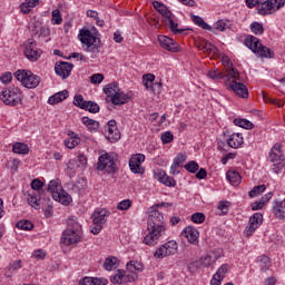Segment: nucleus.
<instances>
[{"mask_svg": "<svg viewBox=\"0 0 285 285\" xmlns=\"http://www.w3.org/2000/svg\"><path fill=\"white\" fill-rule=\"evenodd\" d=\"M107 139L111 144H115L121 139V132H119V129L117 128V121L116 120H109L107 122Z\"/></svg>", "mask_w": 285, "mask_h": 285, "instance_id": "f3484780", "label": "nucleus"}, {"mask_svg": "<svg viewBox=\"0 0 285 285\" xmlns=\"http://www.w3.org/2000/svg\"><path fill=\"white\" fill-rule=\"evenodd\" d=\"M269 161L273 164V170L276 175L282 173V168H284V153L282 151V145L275 144L271 149Z\"/></svg>", "mask_w": 285, "mask_h": 285, "instance_id": "6e6552de", "label": "nucleus"}, {"mask_svg": "<svg viewBox=\"0 0 285 285\" xmlns=\"http://www.w3.org/2000/svg\"><path fill=\"white\" fill-rule=\"evenodd\" d=\"M21 268V261H14L8 265L9 273H14V271H19Z\"/></svg>", "mask_w": 285, "mask_h": 285, "instance_id": "338daca9", "label": "nucleus"}, {"mask_svg": "<svg viewBox=\"0 0 285 285\" xmlns=\"http://www.w3.org/2000/svg\"><path fill=\"white\" fill-rule=\"evenodd\" d=\"M1 101L6 104V106H19L21 101H23V95L21 94V90L17 87H9L8 89H4L2 94L0 95Z\"/></svg>", "mask_w": 285, "mask_h": 285, "instance_id": "423d86ee", "label": "nucleus"}, {"mask_svg": "<svg viewBox=\"0 0 285 285\" xmlns=\"http://www.w3.org/2000/svg\"><path fill=\"white\" fill-rule=\"evenodd\" d=\"M154 177L155 179H157L158 181H160V184H164L165 186H169L175 188V186H177V181L175 180V178L168 176L166 174V171L158 169L156 171H154Z\"/></svg>", "mask_w": 285, "mask_h": 285, "instance_id": "aec40b11", "label": "nucleus"}, {"mask_svg": "<svg viewBox=\"0 0 285 285\" xmlns=\"http://www.w3.org/2000/svg\"><path fill=\"white\" fill-rule=\"evenodd\" d=\"M81 121L90 132H97V130H99V121L90 119L89 117H82Z\"/></svg>", "mask_w": 285, "mask_h": 285, "instance_id": "e433bc0d", "label": "nucleus"}, {"mask_svg": "<svg viewBox=\"0 0 285 285\" xmlns=\"http://www.w3.org/2000/svg\"><path fill=\"white\" fill-rule=\"evenodd\" d=\"M227 144L229 148H239L244 144V137H242V134H232Z\"/></svg>", "mask_w": 285, "mask_h": 285, "instance_id": "7c9ffc66", "label": "nucleus"}, {"mask_svg": "<svg viewBox=\"0 0 285 285\" xmlns=\"http://www.w3.org/2000/svg\"><path fill=\"white\" fill-rule=\"evenodd\" d=\"M142 83L147 90H151V92H157V89L154 87L155 83V75L146 73L142 76Z\"/></svg>", "mask_w": 285, "mask_h": 285, "instance_id": "f704fd0d", "label": "nucleus"}, {"mask_svg": "<svg viewBox=\"0 0 285 285\" xmlns=\"http://www.w3.org/2000/svg\"><path fill=\"white\" fill-rule=\"evenodd\" d=\"M12 150L16 155H28V153H30V148H28V145L23 142H16Z\"/></svg>", "mask_w": 285, "mask_h": 285, "instance_id": "58836bf2", "label": "nucleus"}, {"mask_svg": "<svg viewBox=\"0 0 285 285\" xmlns=\"http://www.w3.org/2000/svg\"><path fill=\"white\" fill-rule=\"evenodd\" d=\"M72 68H75V65L71 62H57L55 65V71L58 77H61V79H68L70 77V72H72Z\"/></svg>", "mask_w": 285, "mask_h": 285, "instance_id": "2eb2a0df", "label": "nucleus"}, {"mask_svg": "<svg viewBox=\"0 0 285 285\" xmlns=\"http://www.w3.org/2000/svg\"><path fill=\"white\" fill-rule=\"evenodd\" d=\"M250 30L254 35H264V26L259 22H253L250 24Z\"/></svg>", "mask_w": 285, "mask_h": 285, "instance_id": "5fc2aeb1", "label": "nucleus"}, {"mask_svg": "<svg viewBox=\"0 0 285 285\" xmlns=\"http://www.w3.org/2000/svg\"><path fill=\"white\" fill-rule=\"evenodd\" d=\"M124 281V271L121 269H118L117 273L110 277L111 284H125Z\"/></svg>", "mask_w": 285, "mask_h": 285, "instance_id": "de8ad7c7", "label": "nucleus"}, {"mask_svg": "<svg viewBox=\"0 0 285 285\" xmlns=\"http://www.w3.org/2000/svg\"><path fill=\"white\" fill-rule=\"evenodd\" d=\"M16 226L20 230H32L35 228V224H32L30 220H20Z\"/></svg>", "mask_w": 285, "mask_h": 285, "instance_id": "a18cd8bd", "label": "nucleus"}, {"mask_svg": "<svg viewBox=\"0 0 285 285\" xmlns=\"http://www.w3.org/2000/svg\"><path fill=\"white\" fill-rule=\"evenodd\" d=\"M73 105H76L77 108H81V110H88V112H91L92 115L99 112V105L92 100H85L81 95L75 96Z\"/></svg>", "mask_w": 285, "mask_h": 285, "instance_id": "9b49d317", "label": "nucleus"}, {"mask_svg": "<svg viewBox=\"0 0 285 285\" xmlns=\"http://www.w3.org/2000/svg\"><path fill=\"white\" fill-rule=\"evenodd\" d=\"M146 161V156L144 154H135L129 159V168L134 175H144L146 169L141 164Z\"/></svg>", "mask_w": 285, "mask_h": 285, "instance_id": "f8f14e48", "label": "nucleus"}, {"mask_svg": "<svg viewBox=\"0 0 285 285\" xmlns=\"http://www.w3.org/2000/svg\"><path fill=\"white\" fill-rule=\"evenodd\" d=\"M45 199L46 202H43V205H41L45 210V217H52V200L49 196H47Z\"/></svg>", "mask_w": 285, "mask_h": 285, "instance_id": "37998d69", "label": "nucleus"}, {"mask_svg": "<svg viewBox=\"0 0 285 285\" xmlns=\"http://www.w3.org/2000/svg\"><path fill=\"white\" fill-rule=\"evenodd\" d=\"M14 77L24 86V88H37V86L41 83V77L32 73L30 70H17Z\"/></svg>", "mask_w": 285, "mask_h": 285, "instance_id": "39448f33", "label": "nucleus"}, {"mask_svg": "<svg viewBox=\"0 0 285 285\" xmlns=\"http://www.w3.org/2000/svg\"><path fill=\"white\" fill-rule=\"evenodd\" d=\"M197 48L198 50H200L202 52H204V55H217V52H219V49H217V47H215V45L210 43L208 40H200L197 43Z\"/></svg>", "mask_w": 285, "mask_h": 285, "instance_id": "5701e85b", "label": "nucleus"}, {"mask_svg": "<svg viewBox=\"0 0 285 285\" xmlns=\"http://www.w3.org/2000/svg\"><path fill=\"white\" fill-rule=\"evenodd\" d=\"M185 170L195 174L197 173V170H199V164H197V161L195 160H190L188 164L185 165Z\"/></svg>", "mask_w": 285, "mask_h": 285, "instance_id": "864d4df0", "label": "nucleus"}, {"mask_svg": "<svg viewBox=\"0 0 285 285\" xmlns=\"http://www.w3.org/2000/svg\"><path fill=\"white\" fill-rule=\"evenodd\" d=\"M159 46L164 48V50H168V52H179V43H177L171 38L166 36H158Z\"/></svg>", "mask_w": 285, "mask_h": 285, "instance_id": "a211bd4d", "label": "nucleus"}, {"mask_svg": "<svg viewBox=\"0 0 285 285\" xmlns=\"http://www.w3.org/2000/svg\"><path fill=\"white\" fill-rule=\"evenodd\" d=\"M263 222H264V215H262V213H255L249 218V226L244 230L246 237H252L255 230H257V227L262 226Z\"/></svg>", "mask_w": 285, "mask_h": 285, "instance_id": "4468645a", "label": "nucleus"}, {"mask_svg": "<svg viewBox=\"0 0 285 285\" xmlns=\"http://www.w3.org/2000/svg\"><path fill=\"white\" fill-rule=\"evenodd\" d=\"M179 245L175 240H169L157 247L154 257L155 259H165V257H170V255H177Z\"/></svg>", "mask_w": 285, "mask_h": 285, "instance_id": "9d476101", "label": "nucleus"}, {"mask_svg": "<svg viewBox=\"0 0 285 285\" xmlns=\"http://www.w3.org/2000/svg\"><path fill=\"white\" fill-rule=\"evenodd\" d=\"M190 19L194 21L195 26H198V28L215 33V28H213L210 24H207L206 21H204V18L190 13Z\"/></svg>", "mask_w": 285, "mask_h": 285, "instance_id": "a878e982", "label": "nucleus"}, {"mask_svg": "<svg viewBox=\"0 0 285 285\" xmlns=\"http://www.w3.org/2000/svg\"><path fill=\"white\" fill-rule=\"evenodd\" d=\"M207 76L209 77V79H224V77H226L224 73L217 71V70H213V71H208Z\"/></svg>", "mask_w": 285, "mask_h": 285, "instance_id": "69168bd1", "label": "nucleus"}, {"mask_svg": "<svg viewBox=\"0 0 285 285\" xmlns=\"http://www.w3.org/2000/svg\"><path fill=\"white\" fill-rule=\"evenodd\" d=\"M104 268L105 271H112V268H117V257L106 258Z\"/></svg>", "mask_w": 285, "mask_h": 285, "instance_id": "09e8293b", "label": "nucleus"}, {"mask_svg": "<svg viewBox=\"0 0 285 285\" xmlns=\"http://www.w3.org/2000/svg\"><path fill=\"white\" fill-rule=\"evenodd\" d=\"M284 208L285 206H282V202L276 203V205L273 207V213L277 219H284Z\"/></svg>", "mask_w": 285, "mask_h": 285, "instance_id": "c03bdc74", "label": "nucleus"}, {"mask_svg": "<svg viewBox=\"0 0 285 285\" xmlns=\"http://www.w3.org/2000/svg\"><path fill=\"white\" fill-rule=\"evenodd\" d=\"M104 81V75L102 73H94L90 77V82L94 85L101 83Z\"/></svg>", "mask_w": 285, "mask_h": 285, "instance_id": "774afa93", "label": "nucleus"}, {"mask_svg": "<svg viewBox=\"0 0 285 285\" xmlns=\"http://www.w3.org/2000/svg\"><path fill=\"white\" fill-rule=\"evenodd\" d=\"M127 271H129V273H135V271L141 273L144 271V263L139 261H130L127 263Z\"/></svg>", "mask_w": 285, "mask_h": 285, "instance_id": "4c0bfd02", "label": "nucleus"}, {"mask_svg": "<svg viewBox=\"0 0 285 285\" xmlns=\"http://www.w3.org/2000/svg\"><path fill=\"white\" fill-rule=\"evenodd\" d=\"M159 14H161L163 20L164 19H170L173 17V12L170 10H168V7H166V4L159 9Z\"/></svg>", "mask_w": 285, "mask_h": 285, "instance_id": "0e129e2a", "label": "nucleus"}, {"mask_svg": "<svg viewBox=\"0 0 285 285\" xmlns=\"http://www.w3.org/2000/svg\"><path fill=\"white\" fill-rule=\"evenodd\" d=\"M106 217H110V212H108V209H96L91 216L92 224H100V226H104L107 222Z\"/></svg>", "mask_w": 285, "mask_h": 285, "instance_id": "4be33fe9", "label": "nucleus"}, {"mask_svg": "<svg viewBox=\"0 0 285 285\" xmlns=\"http://www.w3.org/2000/svg\"><path fill=\"white\" fill-rule=\"evenodd\" d=\"M52 199H55V202H59L62 204V206H70V195H68V193L63 189H61V191L55 193Z\"/></svg>", "mask_w": 285, "mask_h": 285, "instance_id": "cd10ccee", "label": "nucleus"}, {"mask_svg": "<svg viewBox=\"0 0 285 285\" xmlns=\"http://www.w3.org/2000/svg\"><path fill=\"white\" fill-rule=\"evenodd\" d=\"M226 273H228V264H224L222 265L217 272H216V276L219 277V279H224V277H226Z\"/></svg>", "mask_w": 285, "mask_h": 285, "instance_id": "bf43d9fd", "label": "nucleus"}, {"mask_svg": "<svg viewBox=\"0 0 285 285\" xmlns=\"http://www.w3.org/2000/svg\"><path fill=\"white\" fill-rule=\"evenodd\" d=\"M88 166V158H86V155L80 154L77 159V168H86Z\"/></svg>", "mask_w": 285, "mask_h": 285, "instance_id": "4d7b16f0", "label": "nucleus"}, {"mask_svg": "<svg viewBox=\"0 0 285 285\" xmlns=\"http://www.w3.org/2000/svg\"><path fill=\"white\" fill-rule=\"evenodd\" d=\"M122 278L125 279L124 283L127 284L128 282H137L139 276L135 272H129L128 274L122 272Z\"/></svg>", "mask_w": 285, "mask_h": 285, "instance_id": "603ef678", "label": "nucleus"}, {"mask_svg": "<svg viewBox=\"0 0 285 285\" xmlns=\"http://www.w3.org/2000/svg\"><path fill=\"white\" fill-rule=\"evenodd\" d=\"M234 124L235 126H238L239 128H245V130H253L254 126L253 122H250V120H246V119H234Z\"/></svg>", "mask_w": 285, "mask_h": 285, "instance_id": "79ce46f5", "label": "nucleus"}, {"mask_svg": "<svg viewBox=\"0 0 285 285\" xmlns=\"http://www.w3.org/2000/svg\"><path fill=\"white\" fill-rule=\"evenodd\" d=\"M245 46L247 48H249V50H252V52L256 53L257 50L259 49V46H262L259 43V38L255 37V36H247L245 38Z\"/></svg>", "mask_w": 285, "mask_h": 285, "instance_id": "bb28decb", "label": "nucleus"}, {"mask_svg": "<svg viewBox=\"0 0 285 285\" xmlns=\"http://www.w3.org/2000/svg\"><path fill=\"white\" fill-rule=\"evenodd\" d=\"M229 88L238 97H242L243 99H248V87H246V85L237 82V80H234L230 82Z\"/></svg>", "mask_w": 285, "mask_h": 285, "instance_id": "412c9836", "label": "nucleus"}, {"mask_svg": "<svg viewBox=\"0 0 285 285\" xmlns=\"http://www.w3.org/2000/svg\"><path fill=\"white\" fill-rule=\"evenodd\" d=\"M255 55H259L263 59H275V52L271 50V48L259 45L258 49L256 50Z\"/></svg>", "mask_w": 285, "mask_h": 285, "instance_id": "2f4dec72", "label": "nucleus"}, {"mask_svg": "<svg viewBox=\"0 0 285 285\" xmlns=\"http://www.w3.org/2000/svg\"><path fill=\"white\" fill-rule=\"evenodd\" d=\"M258 264H259L261 271L263 273H266V271L271 268V258H268V256L266 255H262L258 257Z\"/></svg>", "mask_w": 285, "mask_h": 285, "instance_id": "a19ab883", "label": "nucleus"}, {"mask_svg": "<svg viewBox=\"0 0 285 285\" xmlns=\"http://www.w3.org/2000/svg\"><path fill=\"white\" fill-rule=\"evenodd\" d=\"M81 229V225L79 223H73L71 227L63 232L61 242L65 246H72V244H79L81 242V235L79 230Z\"/></svg>", "mask_w": 285, "mask_h": 285, "instance_id": "0eeeda50", "label": "nucleus"}, {"mask_svg": "<svg viewBox=\"0 0 285 285\" xmlns=\"http://www.w3.org/2000/svg\"><path fill=\"white\" fill-rule=\"evenodd\" d=\"M228 28H230V22L228 20H218L214 23V35H217L216 30H218V32H224V30H228Z\"/></svg>", "mask_w": 285, "mask_h": 285, "instance_id": "ea45409f", "label": "nucleus"}, {"mask_svg": "<svg viewBox=\"0 0 285 285\" xmlns=\"http://www.w3.org/2000/svg\"><path fill=\"white\" fill-rule=\"evenodd\" d=\"M69 138L65 140L66 148H69V150H72L76 146H79L81 144V139L75 134V131L69 130L68 131Z\"/></svg>", "mask_w": 285, "mask_h": 285, "instance_id": "393cba45", "label": "nucleus"}, {"mask_svg": "<svg viewBox=\"0 0 285 285\" xmlns=\"http://www.w3.org/2000/svg\"><path fill=\"white\" fill-rule=\"evenodd\" d=\"M24 56L29 61H39L41 51L37 48V42L33 39H28L24 42Z\"/></svg>", "mask_w": 285, "mask_h": 285, "instance_id": "ddd939ff", "label": "nucleus"}, {"mask_svg": "<svg viewBox=\"0 0 285 285\" xmlns=\"http://www.w3.org/2000/svg\"><path fill=\"white\" fill-rule=\"evenodd\" d=\"M226 178L232 183V186H239L242 184V175H239L236 170H228Z\"/></svg>", "mask_w": 285, "mask_h": 285, "instance_id": "c9c22d12", "label": "nucleus"}, {"mask_svg": "<svg viewBox=\"0 0 285 285\" xmlns=\"http://www.w3.org/2000/svg\"><path fill=\"white\" fill-rule=\"evenodd\" d=\"M69 92L68 90H62L60 92L55 94L53 96H50L48 99V104L50 106H57V104H61V101H65V99H68Z\"/></svg>", "mask_w": 285, "mask_h": 285, "instance_id": "b1692460", "label": "nucleus"}, {"mask_svg": "<svg viewBox=\"0 0 285 285\" xmlns=\"http://www.w3.org/2000/svg\"><path fill=\"white\" fill-rule=\"evenodd\" d=\"M79 40L85 47L86 52H91V57H97L101 50V38H99V32L95 29V32H91L89 29H81L79 33Z\"/></svg>", "mask_w": 285, "mask_h": 285, "instance_id": "f03ea898", "label": "nucleus"}, {"mask_svg": "<svg viewBox=\"0 0 285 285\" xmlns=\"http://www.w3.org/2000/svg\"><path fill=\"white\" fill-rule=\"evenodd\" d=\"M55 193H59V179L51 180L46 190L45 194H47L45 197L50 199V197H55Z\"/></svg>", "mask_w": 285, "mask_h": 285, "instance_id": "473e14b6", "label": "nucleus"}, {"mask_svg": "<svg viewBox=\"0 0 285 285\" xmlns=\"http://www.w3.org/2000/svg\"><path fill=\"white\" fill-rule=\"evenodd\" d=\"M148 234L144 238V244L147 246H156L166 233V226H164V214L150 207L149 216L147 219Z\"/></svg>", "mask_w": 285, "mask_h": 285, "instance_id": "f257e3e1", "label": "nucleus"}, {"mask_svg": "<svg viewBox=\"0 0 285 285\" xmlns=\"http://www.w3.org/2000/svg\"><path fill=\"white\" fill-rule=\"evenodd\" d=\"M191 222L194 224H204L206 222V215L204 213H195L191 215Z\"/></svg>", "mask_w": 285, "mask_h": 285, "instance_id": "6e6d98bb", "label": "nucleus"}, {"mask_svg": "<svg viewBox=\"0 0 285 285\" xmlns=\"http://www.w3.org/2000/svg\"><path fill=\"white\" fill-rule=\"evenodd\" d=\"M183 237H186L187 242L189 244H193L194 246H197L199 244V230L193 226H187L183 233Z\"/></svg>", "mask_w": 285, "mask_h": 285, "instance_id": "6ab92c4d", "label": "nucleus"}, {"mask_svg": "<svg viewBox=\"0 0 285 285\" xmlns=\"http://www.w3.org/2000/svg\"><path fill=\"white\" fill-rule=\"evenodd\" d=\"M46 193L37 194L36 191H32L28 195V204L31 206V208H35L36 210H40L41 206H43V202H46Z\"/></svg>", "mask_w": 285, "mask_h": 285, "instance_id": "dca6fc26", "label": "nucleus"}, {"mask_svg": "<svg viewBox=\"0 0 285 285\" xmlns=\"http://www.w3.org/2000/svg\"><path fill=\"white\" fill-rule=\"evenodd\" d=\"M79 285H108L106 278L85 277L79 282Z\"/></svg>", "mask_w": 285, "mask_h": 285, "instance_id": "72a5a7b5", "label": "nucleus"}, {"mask_svg": "<svg viewBox=\"0 0 285 285\" xmlns=\"http://www.w3.org/2000/svg\"><path fill=\"white\" fill-rule=\"evenodd\" d=\"M186 159H187L186 154L179 153V154L175 157L174 164H175L176 166L181 167V166H184V161H186Z\"/></svg>", "mask_w": 285, "mask_h": 285, "instance_id": "680f3d73", "label": "nucleus"}, {"mask_svg": "<svg viewBox=\"0 0 285 285\" xmlns=\"http://www.w3.org/2000/svg\"><path fill=\"white\" fill-rule=\"evenodd\" d=\"M266 190V185H257L252 190H249L248 196L249 197H258V195H262Z\"/></svg>", "mask_w": 285, "mask_h": 285, "instance_id": "8fccbe9b", "label": "nucleus"}, {"mask_svg": "<svg viewBox=\"0 0 285 285\" xmlns=\"http://www.w3.org/2000/svg\"><path fill=\"white\" fill-rule=\"evenodd\" d=\"M43 24H41V22L37 21V22H32L29 26V30L31 32V35H33L35 37H39V33L41 32V28Z\"/></svg>", "mask_w": 285, "mask_h": 285, "instance_id": "3c124183", "label": "nucleus"}, {"mask_svg": "<svg viewBox=\"0 0 285 285\" xmlns=\"http://www.w3.org/2000/svg\"><path fill=\"white\" fill-rule=\"evenodd\" d=\"M132 206V200L130 199H125L118 203L117 208L118 210H128Z\"/></svg>", "mask_w": 285, "mask_h": 285, "instance_id": "13d9d810", "label": "nucleus"}, {"mask_svg": "<svg viewBox=\"0 0 285 285\" xmlns=\"http://www.w3.org/2000/svg\"><path fill=\"white\" fill-rule=\"evenodd\" d=\"M31 188L32 190H36L35 193H37L38 195H41V193H46V190H43V181H40L38 178L31 181Z\"/></svg>", "mask_w": 285, "mask_h": 285, "instance_id": "49530a36", "label": "nucleus"}, {"mask_svg": "<svg viewBox=\"0 0 285 285\" xmlns=\"http://www.w3.org/2000/svg\"><path fill=\"white\" fill-rule=\"evenodd\" d=\"M160 139L163 144H170V141L175 139V136H173V132L170 131H165L164 134H161Z\"/></svg>", "mask_w": 285, "mask_h": 285, "instance_id": "052dcab7", "label": "nucleus"}, {"mask_svg": "<svg viewBox=\"0 0 285 285\" xmlns=\"http://www.w3.org/2000/svg\"><path fill=\"white\" fill-rule=\"evenodd\" d=\"M199 263L204 266V268H208L213 264V256L205 255L200 258Z\"/></svg>", "mask_w": 285, "mask_h": 285, "instance_id": "e2e57ef3", "label": "nucleus"}, {"mask_svg": "<svg viewBox=\"0 0 285 285\" xmlns=\"http://www.w3.org/2000/svg\"><path fill=\"white\" fill-rule=\"evenodd\" d=\"M37 6H39V0H24V2L20 4V12H22V14H30L32 8H37Z\"/></svg>", "mask_w": 285, "mask_h": 285, "instance_id": "c85d7f7f", "label": "nucleus"}, {"mask_svg": "<svg viewBox=\"0 0 285 285\" xmlns=\"http://www.w3.org/2000/svg\"><path fill=\"white\" fill-rule=\"evenodd\" d=\"M116 161H117V154L115 153L102 154L98 158L97 170H106V173L115 175V173H117Z\"/></svg>", "mask_w": 285, "mask_h": 285, "instance_id": "20e7f679", "label": "nucleus"}, {"mask_svg": "<svg viewBox=\"0 0 285 285\" xmlns=\"http://www.w3.org/2000/svg\"><path fill=\"white\" fill-rule=\"evenodd\" d=\"M163 23L168 26L169 30L174 35H184V32H186V29H177L179 23H176L175 20H173V17L169 19H163Z\"/></svg>", "mask_w": 285, "mask_h": 285, "instance_id": "c756f323", "label": "nucleus"}, {"mask_svg": "<svg viewBox=\"0 0 285 285\" xmlns=\"http://www.w3.org/2000/svg\"><path fill=\"white\" fill-rule=\"evenodd\" d=\"M285 6V0H262L258 7V14L266 17V14H273L277 10H282Z\"/></svg>", "mask_w": 285, "mask_h": 285, "instance_id": "1a4fd4ad", "label": "nucleus"}, {"mask_svg": "<svg viewBox=\"0 0 285 285\" xmlns=\"http://www.w3.org/2000/svg\"><path fill=\"white\" fill-rule=\"evenodd\" d=\"M104 92L114 106H124V104H128V101H130V95L124 94V91L119 89L118 82L107 85L104 88Z\"/></svg>", "mask_w": 285, "mask_h": 285, "instance_id": "7ed1b4c3", "label": "nucleus"}]
</instances>
